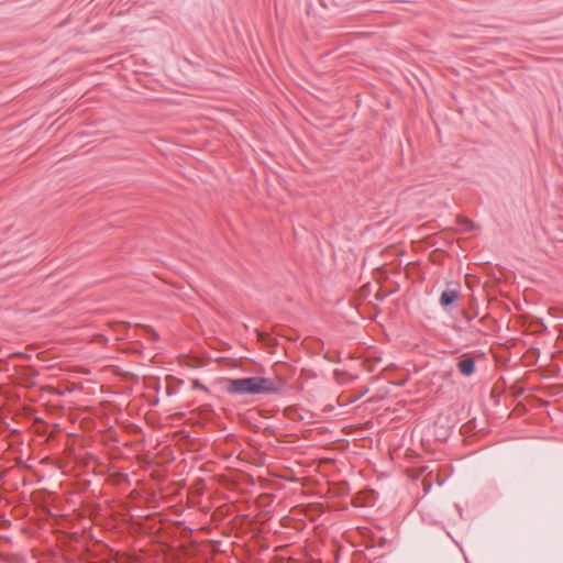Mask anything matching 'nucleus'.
I'll list each match as a JSON object with an SVG mask.
<instances>
[{"mask_svg": "<svg viewBox=\"0 0 563 563\" xmlns=\"http://www.w3.org/2000/svg\"><path fill=\"white\" fill-rule=\"evenodd\" d=\"M459 297H460L459 284H449L446 289L442 291L439 301L442 307H449V306L453 305Z\"/></svg>", "mask_w": 563, "mask_h": 563, "instance_id": "nucleus-2", "label": "nucleus"}, {"mask_svg": "<svg viewBox=\"0 0 563 563\" xmlns=\"http://www.w3.org/2000/svg\"><path fill=\"white\" fill-rule=\"evenodd\" d=\"M456 367L463 376L470 377L475 373V358L467 354H462Z\"/></svg>", "mask_w": 563, "mask_h": 563, "instance_id": "nucleus-3", "label": "nucleus"}, {"mask_svg": "<svg viewBox=\"0 0 563 563\" xmlns=\"http://www.w3.org/2000/svg\"><path fill=\"white\" fill-rule=\"evenodd\" d=\"M285 386V379L279 376L273 378L253 376L229 379L227 391L232 395H276L280 394Z\"/></svg>", "mask_w": 563, "mask_h": 563, "instance_id": "nucleus-1", "label": "nucleus"}, {"mask_svg": "<svg viewBox=\"0 0 563 563\" xmlns=\"http://www.w3.org/2000/svg\"><path fill=\"white\" fill-rule=\"evenodd\" d=\"M457 221H459V223L464 224L466 227L465 228L466 231H472L475 228V224L467 218H459Z\"/></svg>", "mask_w": 563, "mask_h": 563, "instance_id": "nucleus-4", "label": "nucleus"}]
</instances>
